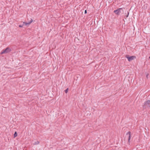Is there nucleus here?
I'll list each match as a JSON object with an SVG mask.
<instances>
[{"label":"nucleus","mask_w":150,"mask_h":150,"mask_svg":"<svg viewBox=\"0 0 150 150\" xmlns=\"http://www.w3.org/2000/svg\"><path fill=\"white\" fill-rule=\"evenodd\" d=\"M122 9V8H119L116 10H115L114 11V12L116 14L119 15L120 13V10Z\"/></svg>","instance_id":"5"},{"label":"nucleus","mask_w":150,"mask_h":150,"mask_svg":"<svg viewBox=\"0 0 150 150\" xmlns=\"http://www.w3.org/2000/svg\"><path fill=\"white\" fill-rule=\"evenodd\" d=\"M131 132H128L127 134L126 135L129 134V135L130 134Z\"/></svg>","instance_id":"10"},{"label":"nucleus","mask_w":150,"mask_h":150,"mask_svg":"<svg viewBox=\"0 0 150 150\" xmlns=\"http://www.w3.org/2000/svg\"><path fill=\"white\" fill-rule=\"evenodd\" d=\"M125 57L128 60L129 62L132 61L136 58V57L135 56H132L130 57L129 55L127 54L125 55Z\"/></svg>","instance_id":"2"},{"label":"nucleus","mask_w":150,"mask_h":150,"mask_svg":"<svg viewBox=\"0 0 150 150\" xmlns=\"http://www.w3.org/2000/svg\"><path fill=\"white\" fill-rule=\"evenodd\" d=\"M11 49L8 47H7L5 49L3 50L2 52H1V54H6L11 52Z\"/></svg>","instance_id":"1"},{"label":"nucleus","mask_w":150,"mask_h":150,"mask_svg":"<svg viewBox=\"0 0 150 150\" xmlns=\"http://www.w3.org/2000/svg\"><path fill=\"white\" fill-rule=\"evenodd\" d=\"M131 134H130V135H129V138H128V142H129V141H130V140L131 138Z\"/></svg>","instance_id":"7"},{"label":"nucleus","mask_w":150,"mask_h":150,"mask_svg":"<svg viewBox=\"0 0 150 150\" xmlns=\"http://www.w3.org/2000/svg\"><path fill=\"white\" fill-rule=\"evenodd\" d=\"M14 136V137H16L17 136V134L16 132H15Z\"/></svg>","instance_id":"8"},{"label":"nucleus","mask_w":150,"mask_h":150,"mask_svg":"<svg viewBox=\"0 0 150 150\" xmlns=\"http://www.w3.org/2000/svg\"><path fill=\"white\" fill-rule=\"evenodd\" d=\"M84 13H85V14L87 13V11H86V10H85V11Z\"/></svg>","instance_id":"13"},{"label":"nucleus","mask_w":150,"mask_h":150,"mask_svg":"<svg viewBox=\"0 0 150 150\" xmlns=\"http://www.w3.org/2000/svg\"><path fill=\"white\" fill-rule=\"evenodd\" d=\"M30 20L29 21H28V22H24L23 23V24L27 26L28 25H29L33 21V20L32 19L30 18Z\"/></svg>","instance_id":"4"},{"label":"nucleus","mask_w":150,"mask_h":150,"mask_svg":"<svg viewBox=\"0 0 150 150\" xmlns=\"http://www.w3.org/2000/svg\"><path fill=\"white\" fill-rule=\"evenodd\" d=\"M39 142L38 141L35 142L34 143H33V144L34 145H37L39 144Z\"/></svg>","instance_id":"6"},{"label":"nucleus","mask_w":150,"mask_h":150,"mask_svg":"<svg viewBox=\"0 0 150 150\" xmlns=\"http://www.w3.org/2000/svg\"><path fill=\"white\" fill-rule=\"evenodd\" d=\"M150 103V100H148L144 103V104L143 106V107L144 108H150L149 104Z\"/></svg>","instance_id":"3"},{"label":"nucleus","mask_w":150,"mask_h":150,"mask_svg":"<svg viewBox=\"0 0 150 150\" xmlns=\"http://www.w3.org/2000/svg\"><path fill=\"white\" fill-rule=\"evenodd\" d=\"M19 27L20 28H22V27H23V25H19Z\"/></svg>","instance_id":"11"},{"label":"nucleus","mask_w":150,"mask_h":150,"mask_svg":"<svg viewBox=\"0 0 150 150\" xmlns=\"http://www.w3.org/2000/svg\"><path fill=\"white\" fill-rule=\"evenodd\" d=\"M149 75V74H147V75H146V78H148V76Z\"/></svg>","instance_id":"12"},{"label":"nucleus","mask_w":150,"mask_h":150,"mask_svg":"<svg viewBox=\"0 0 150 150\" xmlns=\"http://www.w3.org/2000/svg\"><path fill=\"white\" fill-rule=\"evenodd\" d=\"M68 88H67V89L65 90V93H67L68 92Z\"/></svg>","instance_id":"9"},{"label":"nucleus","mask_w":150,"mask_h":150,"mask_svg":"<svg viewBox=\"0 0 150 150\" xmlns=\"http://www.w3.org/2000/svg\"><path fill=\"white\" fill-rule=\"evenodd\" d=\"M129 12H128V14L126 16V17H127L128 16V15H129Z\"/></svg>","instance_id":"14"}]
</instances>
